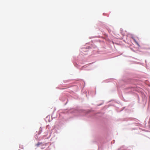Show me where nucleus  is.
<instances>
[{
    "instance_id": "obj_4",
    "label": "nucleus",
    "mask_w": 150,
    "mask_h": 150,
    "mask_svg": "<svg viewBox=\"0 0 150 150\" xmlns=\"http://www.w3.org/2000/svg\"><path fill=\"white\" fill-rule=\"evenodd\" d=\"M132 39H133V40H134V41L137 44L138 43H137V41H136V40H135V39L134 38H132Z\"/></svg>"
},
{
    "instance_id": "obj_1",
    "label": "nucleus",
    "mask_w": 150,
    "mask_h": 150,
    "mask_svg": "<svg viewBox=\"0 0 150 150\" xmlns=\"http://www.w3.org/2000/svg\"><path fill=\"white\" fill-rule=\"evenodd\" d=\"M41 144V143H38L36 144V146H38L40 145Z\"/></svg>"
},
{
    "instance_id": "obj_3",
    "label": "nucleus",
    "mask_w": 150,
    "mask_h": 150,
    "mask_svg": "<svg viewBox=\"0 0 150 150\" xmlns=\"http://www.w3.org/2000/svg\"><path fill=\"white\" fill-rule=\"evenodd\" d=\"M132 39H133V40H134V41L137 44L138 43H137V41H136V40H135V39L134 38H132Z\"/></svg>"
},
{
    "instance_id": "obj_2",
    "label": "nucleus",
    "mask_w": 150,
    "mask_h": 150,
    "mask_svg": "<svg viewBox=\"0 0 150 150\" xmlns=\"http://www.w3.org/2000/svg\"><path fill=\"white\" fill-rule=\"evenodd\" d=\"M132 39H133V40H134V41L137 44L138 43H137V41H136V40H135V39L134 38H132Z\"/></svg>"
}]
</instances>
